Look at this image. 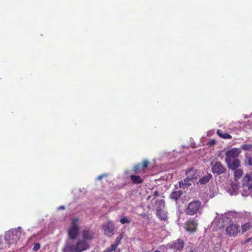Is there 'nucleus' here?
Here are the masks:
<instances>
[{"mask_svg":"<svg viewBox=\"0 0 252 252\" xmlns=\"http://www.w3.org/2000/svg\"><path fill=\"white\" fill-rule=\"evenodd\" d=\"M201 205V201L194 200L188 204L185 210V212L188 215H195L199 212Z\"/></svg>","mask_w":252,"mask_h":252,"instance_id":"nucleus-1","label":"nucleus"},{"mask_svg":"<svg viewBox=\"0 0 252 252\" xmlns=\"http://www.w3.org/2000/svg\"><path fill=\"white\" fill-rule=\"evenodd\" d=\"M196 172L197 170L193 168H190L189 170L187 171L186 172L187 177L184 180L185 182L184 183L183 182H179V187L180 188L185 189L190 186L191 184L188 183V182L196 179L197 177Z\"/></svg>","mask_w":252,"mask_h":252,"instance_id":"nucleus-2","label":"nucleus"},{"mask_svg":"<svg viewBox=\"0 0 252 252\" xmlns=\"http://www.w3.org/2000/svg\"><path fill=\"white\" fill-rule=\"evenodd\" d=\"M20 232L19 230L9 231L5 235V240L7 244L10 246L14 244L19 240Z\"/></svg>","mask_w":252,"mask_h":252,"instance_id":"nucleus-3","label":"nucleus"},{"mask_svg":"<svg viewBox=\"0 0 252 252\" xmlns=\"http://www.w3.org/2000/svg\"><path fill=\"white\" fill-rule=\"evenodd\" d=\"M78 218L73 219L72 220L71 226L68 230V235L70 238L75 239L78 236L79 227L77 224Z\"/></svg>","mask_w":252,"mask_h":252,"instance_id":"nucleus-4","label":"nucleus"},{"mask_svg":"<svg viewBox=\"0 0 252 252\" xmlns=\"http://www.w3.org/2000/svg\"><path fill=\"white\" fill-rule=\"evenodd\" d=\"M240 231L241 228L237 223H231L225 228L226 234L230 237H236Z\"/></svg>","mask_w":252,"mask_h":252,"instance_id":"nucleus-5","label":"nucleus"},{"mask_svg":"<svg viewBox=\"0 0 252 252\" xmlns=\"http://www.w3.org/2000/svg\"><path fill=\"white\" fill-rule=\"evenodd\" d=\"M185 242L181 238L177 239L174 241L172 243L168 244L167 247L169 249H173L174 251H180L184 248Z\"/></svg>","mask_w":252,"mask_h":252,"instance_id":"nucleus-6","label":"nucleus"},{"mask_svg":"<svg viewBox=\"0 0 252 252\" xmlns=\"http://www.w3.org/2000/svg\"><path fill=\"white\" fill-rule=\"evenodd\" d=\"M198 223L195 219H190L185 223V228L187 231L191 233L196 232L197 229Z\"/></svg>","mask_w":252,"mask_h":252,"instance_id":"nucleus-7","label":"nucleus"},{"mask_svg":"<svg viewBox=\"0 0 252 252\" xmlns=\"http://www.w3.org/2000/svg\"><path fill=\"white\" fill-rule=\"evenodd\" d=\"M76 252H82L88 250L90 247L89 243L83 240H78L75 244Z\"/></svg>","mask_w":252,"mask_h":252,"instance_id":"nucleus-8","label":"nucleus"},{"mask_svg":"<svg viewBox=\"0 0 252 252\" xmlns=\"http://www.w3.org/2000/svg\"><path fill=\"white\" fill-rule=\"evenodd\" d=\"M212 171L214 174L220 175L226 171V168L220 161H216L212 163Z\"/></svg>","mask_w":252,"mask_h":252,"instance_id":"nucleus-9","label":"nucleus"},{"mask_svg":"<svg viewBox=\"0 0 252 252\" xmlns=\"http://www.w3.org/2000/svg\"><path fill=\"white\" fill-rule=\"evenodd\" d=\"M114 223L110 221L103 224L102 229L104 231L105 235L108 237L112 236L114 233Z\"/></svg>","mask_w":252,"mask_h":252,"instance_id":"nucleus-10","label":"nucleus"},{"mask_svg":"<svg viewBox=\"0 0 252 252\" xmlns=\"http://www.w3.org/2000/svg\"><path fill=\"white\" fill-rule=\"evenodd\" d=\"M241 151L239 149H232L226 153L225 161H230L231 160L237 158V157L240 154Z\"/></svg>","mask_w":252,"mask_h":252,"instance_id":"nucleus-11","label":"nucleus"},{"mask_svg":"<svg viewBox=\"0 0 252 252\" xmlns=\"http://www.w3.org/2000/svg\"><path fill=\"white\" fill-rule=\"evenodd\" d=\"M94 233L90 230H84L82 231L83 240L86 241L92 240L94 239Z\"/></svg>","mask_w":252,"mask_h":252,"instance_id":"nucleus-12","label":"nucleus"},{"mask_svg":"<svg viewBox=\"0 0 252 252\" xmlns=\"http://www.w3.org/2000/svg\"><path fill=\"white\" fill-rule=\"evenodd\" d=\"M225 162L227 163L228 168L232 170L236 169L240 165V161L238 158L231 160L230 161H227Z\"/></svg>","mask_w":252,"mask_h":252,"instance_id":"nucleus-13","label":"nucleus"},{"mask_svg":"<svg viewBox=\"0 0 252 252\" xmlns=\"http://www.w3.org/2000/svg\"><path fill=\"white\" fill-rule=\"evenodd\" d=\"M75 247V244L67 242L63 249V252H76Z\"/></svg>","mask_w":252,"mask_h":252,"instance_id":"nucleus-14","label":"nucleus"},{"mask_svg":"<svg viewBox=\"0 0 252 252\" xmlns=\"http://www.w3.org/2000/svg\"><path fill=\"white\" fill-rule=\"evenodd\" d=\"M156 215L157 217L162 220L165 221L168 218L167 212L160 209H157Z\"/></svg>","mask_w":252,"mask_h":252,"instance_id":"nucleus-15","label":"nucleus"},{"mask_svg":"<svg viewBox=\"0 0 252 252\" xmlns=\"http://www.w3.org/2000/svg\"><path fill=\"white\" fill-rule=\"evenodd\" d=\"M133 171L135 174H144L146 171L145 169L141 167L140 163L135 165L133 166Z\"/></svg>","mask_w":252,"mask_h":252,"instance_id":"nucleus-16","label":"nucleus"},{"mask_svg":"<svg viewBox=\"0 0 252 252\" xmlns=\"http://www.w3.org/2000/svg\"><path fill=\"white\" fill-rule=\"evenodd\" d=\"M212 177V175L211 174H208L201 178L197 182V184L205 185L209 182Z\"/></svg>","mask_w":252,"mask_h":252,"instance_id":"nucleus-17","label":"nucleus"},{"mask_svg":"<svg viewBox=\"0 0 252 252\" xmlns=\"http://www.w3.org/2000/svg\"><path fill=\"white\" fill-rule=\"evenodd\" d=\"M130 178L132 183L135 184H142L144 181V180L139 175H131L130 176Z\"/></svg>","mask_w":252,"mask_h":252,"instance_id":"nucleus-18","label":"nucleus"},{"mask_svg":"<svg viewBox=\"0 0 252 252\" xmlns=\"http://www.w3.org/2000/svg\"><path fill=\"white\" fill-rule=\"evenodd\" d=\"M183 194V191L181 190L178 191H173L170 195V198L175 201H177Z\"/></svg>","mask_w":252,"mask_h":252,"instance_id":"nucleus-19","label":"nucleus"},{"mask_svg":"<svg viewBox=\"0 0 252 252\" xmlns=\"http://www.w3.org/2000/svg\"><path fill=\"white\" fill-rule=\"evenodd\" d=\"M217 134L219 136L223 139H232V136L227 133L224 132L220 129H218L217 131Z\"/></svg>","mask_w":252,"mask_h":252,"instance_id":"nucleus-20","label":"nucleus"},{"mask_svg":"<svg viewBox=\"0 0 252 252\" xmlns=\"http://www.w3.org/2000/svg\"><path fill=\"white\" fill-rule=\"evenodd\" d=\"M252 228V225L251 224L250 222H247L241 226L242 233H244L246 232L247 230L250 229Z\"/></svg>","mask_w":252,"mask_h":252,"instance_id":"nucleus-21","label":"nucleus"},{"mask_svg":"<svg viewBox=\"0 0 252 252\" xmlns=\"http://www.w3.org/2000/svg\"><path fill=\"white\" fill-rule=\"evenodd\" d=\"M243 171L241 169H235L234 177L236 180L240 179L243 175Z\"/></svg>","mask_w":252,"mask_h":252,"instance_id":"nucleus-22","label":"nucleus"},{"mask_svg":"<svg viewBox=\"0 0 252 252\" xmlns=\"http://www.w3.org/2000/svg\"><path fill=\"white\" fill-rule=\"evenodd\" d=\"M157 208V209H160L162 210L164 208L165 206V202L163 199H161L158 201L156 202Z\"/></svg>","mask_w":252,"mask_h":252,"instance_id":"nucleus-23","label":"nucleus"},{"mask_svg":"<svg viewBox=\"0 0 252 252\" xmlns=\"http://www.w3.org/2000/svg\"><path fill=\"white\" fill-rule=\"evenodd\" d=\"M251 181H252V172L248 174H247L244 178V181L245 182H250Z\"/></svg>","mask_w":252,"mask_h":252,"instance_id":"nucleus-24","label":"nucleus"},{"mask_svg":"<svg viewBox=\"0 0 252 252\" xmlns=\"http://www.w3.org/2000/svg\"><path fill=\"white\" fill-rule=\"evenodd\" d=\"M149 164V161L147 159H144L141 163H140V165L142 167H143L145 170L146 171L148 165Z\"/></svg>","mask_w":252,"mask_h":252,"instance_id":"nucleus-25","label":"nucleus"},{"mask_svg":"<svg viewBox=\"0 0 252 252\" xmlns=\"http://www.w3.org/2000/svg\"><path fill=\"white\" fill-rule=\"evenodd\" d=\"M123 238V235L122 234L119 235L117 238H116L115 242L114 244L117 247L121 243V241Z\"/></svg>","mask_w":252,"mask_h":252,"instance_id":"nucleus-26","label":"nucleus"},{"mask_svg":"<svg viewBox=\"0 0 252 252\" xmlns=\"http://www.w3.org/2000/svg\"><path fill=\"white\" fill-rule=\"evenodd\" d=\"M120 221L123 224H124L125 223L128 224L130 222V220L127 219L126 217H124L120 219Z\"/></svg>","mask_w":252,"mask_h":252,"instance_id":"nucleus-27","label":"nucleus"},{"mask_svg":"<svg viewBox=\"0 0 252 252\" xmlns=\"http://www.w3.org/2000/svg\"><path fill=\"white\" fill-rule=\"evenodd\" d=\"M242 149L244 150H250L252 149V144H244L242 146Z\"/></svg>","mask_w":252,"mask_h":252,"instance_id":"nucleus-28","label":"nucleus"},{"mask_svg":"<svg viewBox=\"0 0 252 252\" xmlns=\"http://www.w3.org/2000/svg\"><path fill=\"white\" fill-rule=\"evenodd\" d=\"M117 247L114 244H113L109 248H107V252H112V251H115Z\"/></svg>","mask_w":252,"mask_h":252,"instance_id":"nucleus-29","label":"nucleus"},{"mask_svg":"<svg viewBox=\"0 0 252 252\" xmlns=\"http://www.w3.org/2000/svg\"><path fill=\"white\" fill-rule=\"evenodd\" d=\"M40 248V244L39 243H36L34 244V246H33V248L32 249V250L34 252H36L38 250H39Z\"/></svg>","mask_w":252,"mask_h":252,"instance_id":"nucleus-30","label":"nucleus"},{"mask_svg":"<svg viewBox=\"0 0 252 252\" xmlns=\"http://www.w3.org/2000/svg\"><path fill=\"white\" fill-rule=\"evenodd\" d=\"M247 187L250 192L252 193V180L250 182H247Z\"/></svg>","mask_w":252,"mask_h":252,"instance_id":"nucleus-31","label":"nucleus"},{"mask_svg":"<svg viewBox=\"0 0 252 252\" xmlns=\"http://www.w3.org/2000/svg\"><path fill=\"white\" fill-rule=\"evenodd\" d=\"M107 176H108L107 174H106V173L105 174H103L99 175L97 177V180L100 181V180H101L103 179V178L106 177Z\"/></svg>","mask_w":252,"mask_h":252,"instance_id":"nucleus-32","label":"nucleus"},{"mask_svg":"<svg viewBox=\"0 0 252 252\" xmlns=\"http://www.w3.org/2000/svg\"><path fill=\"white\" fill-rule=\"evenodd\" d=\"M216 140L215 139H211L208 143V145L210 146L214 145L216 143Z\"/></svg>","mask_w":252,"mask_h":252,"instance_id":"nucleus-33","label":"nucleus"},{"mask_svg":"<svg viewBox=\"0 0 252 252\" xmlns=\"http://www.w3.org/2000/svg\"><path fill=\"white\" fill-rule=\"evenodd\" d=\"M231 187L234 190H237L238 189V187L236 184H233Z\"/></svg>","mask_w":252,"mask_h":252,"instance_id":"nucleus-34","label":"nucleus"},{"mask_svg":"<svg viewBox=\"0 0 252 252\" xmlns=\"http://www.w3.org/2000/svg\"><path fill=\"white\" fill-rule=\"evenodd\" d=\"M159 195L158 192L157 190H155L154 192V199L156 198L157 196H158Z\"/></svg>","mask_w":252,"mask_h":252,"instance_id":"nucleus-35","label":"nucleus"},{"mask_svg":"<svg viewBox=\"0 0 252 252\" xmlns=\"http://www.w3.org/2000/svg\"><path fill=\"white\" fill-rule=\"evenodd\" d=\"M249 164L252 166V156L250 157L248 160Z\"/></svg>","mask_w":252,"mask_h":252,"instance_id":"nucleus-36","label":"nucleus"},{"mask_svg":"<svg viewBox=\"0 0 252 252\" xmlns=\"http://www.w3.org/2000/svg\"><path fill=\"white\" fill-rule=\"evenodd\" d=\"M151 195H149L148 197H147V200H150L151 198Z\"/></svg>","mask_w":252,"mask_h":252,"instance_id":"nucleus-37","label":"nucleus"},{"mask_svg":"<svg viewBox=\"0 0 252 252\" xmlns=\"http://www.w3.org/2000/svg\"><path fill=\"white\" fill-rule=\"evenodd\" d=\"M154 252H161L160 251L158 250H156Z\"/></svg>","mask_w":252,"mask_h":252,"instance_id":"nucleus-38","label":"nucleus"},{"mask_svg":"<svg viewBox=\"0 0 252 252\" xmlns=\"http://www.w3.org/2000/svg\"><path fill=\"white\" fill-rule=\"evenodd\" d=\"M61 209H64V207L63 206H62V207H61Z\"/></svg>","mask_w":252,"mask_h":252,"instance_id":"nucleus-39","label":"nucleus"},{"mask_svg":"<svg viewBox=\"0 0 252 252\" xmlns=\"http://www.w3.org/2000/svg\"><path fill=\"white\" fill-rule=\"evenodd\" d=\"M120 252V251H119L118 252Z\"/></svg>","mask_w":252,"mask_h":252,"instance_id":"nucleus-40","label":"nucleus"}]
</instances>
